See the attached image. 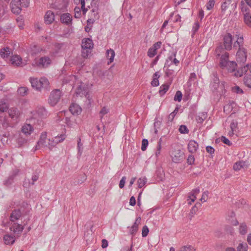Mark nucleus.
<instances>
[{"label":"nucleus","mask_w":251,"mask_h":251,"mask_svg":"<svg viewBox=\"0 0 251 251\" xmlns=\"http://www.w3.org/2000/svg\"><path fill=\"white\" fill-rule=\"evenodd\" d=\"M9 226L10 231L17 237L20 236L24 228V226L16 222H10L9 223Z\"/></svg>","instance_id":"nucleus-4"},{"label":"nucleus","mask_w":251,"mask_h":251,"mask_svg":"<svg viewBox=\"0 0 251 251\" xmlns=\"http://www.w3.org/2000/svg\"><path fill=\"white\" fill-rule=\"evenodd\" d=\"M244 21L246 25L251 27V15L246 13L244 15Z\"/></svg>","instance_id":"nucleus-44"},{"label":"nucleus","mask_w":251,"mask_h":251,"mask_svg":"<svg viewBox=\"0 0 251 251\" xmlns=\"http://www.w3.org/2000/svg\"><path fill=\"white\" fill-rule=\"evenodd\" d=\"M141 218L140 217L137 218L133 225L131 226L130 229V233L132 235L136 234L138 230L139 225L140 224Z\"/></svg>","instance_id":"nucleus-25"},{"label":"nucleus","mask_w":251,"mask_h":251,"mask_svg":"<svg viewBox=\"0 0 251 251\" xmlns=\"http://www.w3.org/2000/svg\"><path fill=\"white\" fill-rule=\"evenodd\" d=\"M208 196V192L207 191L204 192L202 194V196L200 199V201L203 202H205L207 200Z\"/></svg>","instance_id":"nucleus-50"},{"label":"nucleus","mask_w":251,"mask_h":251,"mask_svg":"<svg viewBox=\"0 0 251 251\" xmlns=\"http://www.w3.org/2000/svg\"><path fill=\"white\" fill-rule=\"evenodd\" d=\"M231 90L232 93L237 94H243L244 93L243 89L237 85L231 87Z\"/></svg>","instance_id":"nucleus-40"},{"label":"nucleus","mask_w":251,"mask_h":251,"mask_svg":"<svg viewBox=\"0 0 251 251\" xmlns=\"http://www.w3.org/2000/svg\"><path fill=\"white\" fill-rule=\"evenodd\" d=\"M66 136L65 134H61L59 136H57L54 137L52 143H50V144L52 146H54L57 144L58 143L63 141L66 138ZM50 144V143H49Z\"/></svg>","instance_id":"nucleus-26"},{"label":"nucleus","mask_w":251,"mask_h":251,"mask_svg":"<svg viewBox=\"0 0 251 251\" xmlns=\"http://www.w3.org/2000/svg\"><path fill=\"white\" fill-rule=\"evenodd\" d=\"M147 183V178L146 177L143 176L140 177L137 180L138 187L141 188L144 186Z\"/></svg>","instance_id":"nucleus-37"},{"label":"nucleus","mask_w":251,"mask_h":251,"mask_svg":"<svg viewBox=\"0 0 251 251\" xmlns=\"http://www.w3.org/2000/svg\"><path fill=\"white\" fill-rule=\"evenodd\" d=\"M12 12L19 14L21 12V0H12L10 3Z\"/></svg>","instance_id":"nucleus-7"},{"label":"nucleus","mask_w":251,"mask_h":251,"mask_svg":"<svg viewBox=\"0 0 251 251\" xmlns=\"http://www.w3.org/2000/svg\"><path fill=\"white\" fill-rule=\"evenodd\" d=\"M16 237L15 235L12 236L8 234L4 235L3 239L4 244L7 245L13 244L15 242Z\"/></svg>","instance_id":"nucleus-19"},{"label":"nucleus","mask_w":251,"mask_h":251,"mask_svg":"<svg viewBox=\"0 0 251 251\" xmlns=\"http://www.w3.org/2000/svg\"><path fill=\"white\" fill-rule=\"evenodd\" d=\"M54 15L52 12L48 11V23H51L54 21Z\"/></svg>","instance_id":"nucleus-53"},{"label":"nucleus","mask_w":251,"mask_h":251,"mask_svg":"<svg viewBox=\"0 0 251 251\" xmlns=\"http://www.w3.org/2000/svg\"><path fill=\"white\" fill-rule=\"evenodd\" d=\"M249 167V163L248 162L239 161L234 164L233 168L235 171H238L241 169L247 170Z\"/></svg>","instance_id":"nucleus-10"},{"label":"nucleus","mask_w":251,"mask_h":251,"mask_svg":"<svg viewBox=\"0 0 251 251\" xmlns=\"http://www.w3.org/2000/svg\"><path fill=\"white\" fill-rule=\"evenodd\" d=\"M221 141L223 143H224L225 144H226L228 146H230L231 145V143L230 142V141L227 138H226V137H225L224 136H222L221 137Z\"/></svg>","instance_id":"nucleus-60"},{"label":"nucleus","mask_w":251,"mask_h":251,"mask_svg":"<svg viewBox=\"0 0 251 251\" xmlns=\"http://www.w3.org/2000/svg\"><path fill=\"white\" fill-rule=\"evenodd\" d=\"M230 130L229 131L227 135L229 136H232L238 129V123L237 121L233 120L230 123Z\"/></svg>","instance_id":"nucleus-20"},{"label":"nucleus","mask_w":251,"mask_h":251,"mask_svg":"<svg viewBox=\"0 0 251 251\" xmlns=\"http://www.w3.org/2000/svg\"><path fill=\"white\" fill-rule=\"evenodd\" d=\"M29 3V0H21V6L27 7Z\"/></svg>","instance_id":"nucleus-64"},{"label":"nucleus","mask_w":251,"mask_h":251,"mask_svg":"<svg viewBox=\"0 0 251 251\" xmlns=\"http://www.w3.org/2000/svg\"><path fill=\"white\" fill-rule=\"evenodd\" d=\"M245 74V75L244 77V84L246 87L251 88V74L247 73Z\"/></svg>","instance_id":"nucleus-30"},{"label":"nucleus","mask_w":251,"mask_h":251,"mask_svg":"<svg viewBox=\"0 0 251 251\" xmlns=\"http://www.w3.org/2000/svg\"><path fill=\"white\" fill-rule=\"evenodd\" d=\"M38 179V176L36 175H34L32 176L31 180L32 181L30 182V180L27 179H25V181H24L23 186L25 188L29 187L30 185H33L34 184V182L37 180Z\"/></svg>","instance_id":"nucleus-22"},{"label":"nucleus","mask_w":251,"mask_h":251,"mask_svg":"<svg viewBox=\"0 0 251 251\" xmlns=\"http://www.w3.org/2000/svg\"><path fill=\"white\" fill-rule=\"evenodd\" d=\"M70 111L73 115H78L81 113L82 109L80 106L75 103H73L70 106Z\"/></svg>","instance_id":"nucleus-16"},{"label":"nucleus","mask_w":251,"mask_h":251,"mask_svg":"<svg viewBox=\"0 0 251 251\" xmlns=\"http://www.w3.org/2000/svg\"><path fill=\"white\" fill-rule=\"evenodd\" d=\"M198 144L194 140L189 141L188 145V149L192 153L195 152L198 148Z\"/></svg>","instance_id":"nucleus-21"},{"label":"nucleus","mask_w":251,"mask_h":251,"mask_svg":"<svg viewBox=\"0 0 251 251\" xmlns=\"http://www.w3.org/2000/svg\"><path fill=\"white\" fill-rule=\"evenodd\" d=\"M182 98V93L180 91H176L175 97H174V100L175 101H178L180 102Z\"/></svg>","instance_id":"nucleus-47"},{"label":"nucleus","mask_w":251,"mask_h":251,"mask_svg":"<svg viewBox=\"0 0 251 251\" xmlns=\"http://www.w3.org/2000/svg\"><path fill=\"white\" fill-rule=\"evenodd\" d=\"M162 43L161 42H157L154 43L152 47H151L148 51V56L152 58L154 57L157 53V50L160 48Z\"/></svg>","instance_id":"nucleus-9"},{"label":"nucleus","mask_w":251,"mask_h":251,"mask_svg":"<svg viewBox=\"0 0 251 251\" xmlns=\"http://www.w3.org/2000/svg\"><path fill=\"white\" fill-rule=\"evenodd\" d=\"M180 251H196V249L193 246L187 245L181 247Z\"/></svg>","instance_id":"nucleus-43"},{"label":"nucleus","mask_w":251,"mask_h":251,"mask_svg":"<svg viewBox=\"0 0 251 251\" xmlns=\"http://www.w3.org/2000/svg\"><path fill=\"white\" fill-rule=\"evenodd\" d=\"M199 27H200V25L198 23V22H195L193 26V28H192V31H193V34H195L196 33V32L199 29Z\"/></svg>","instance_id":"nucleus-57"},{"label":"nucleus","mask_w":251,"mask_h":251,"mask_svg":"<svg viewBox=\"0 0 251 251\" xmlns=\"http://www.w3.org/2000/svg\"><path fill=\"white\" fill-rule=\"evenodd\" d=\"M75 17L76 18H78L81 16L80 9L78 7H76L74 9Z\"/></svg>","instance_id":"nucleus-52"},{"label":"nucleus","mask_w":251,"mask_h":251,"mask_svg":"<svg viewBox=\"0 0 251 251\" xmlns=\"http://www.w3.org/2000/svg\"><path fill=\"white\" fill-rule=\"evenodd\" d=\"M226 220L232 226H236L238 224V222L235 218V214L231 212L227 216Z\"/></svg>","instance_id":"nucleus-18"},{"label":"nucleus","mask_w":251,"mask_h":251,"mask_svg":"<svg viewBox=\"0 0 251 251\" xmlns=\"http://www.w3.org/2000/svg\"><path fill=\"white\" fill-rule=\"evenodd\" d=\"M169 88V85L167 84H164L160 86L159 93L161 96L164 95Z\"/></svg>","instance_id":"nucleus-38"},{"label":"nucleus","mask_w":251,"mask_h":251,"mask_svg":"<svg viewBox=\"0 0 251 251\" xmlns=\"http://www.w3.org/2000/svg\"><path fill=\"white\" fill-rule=\"evenodd\" d=\"M161 144L160 142H159L157 144V147H156V151H155V155L156 156L158 157L160 155L161 153Z\"/></svg>","instance_id":"nucleus-54"},{"label":"nucleus","mask_w":251,"mask_h":251,"mask_svg":"<svg viewBox=\"0 0 251 251\" xmlns=\"http://www.w3.org/2000/svg\"><path fill=\"white\" fill-rule=\"evenodd\" d=\"M149 232V230L148 227L146 226H144L143 227V229H142V236L146 237L148 235Z\"/></svg>","instance_id":"nucleus-55"},{"label":"nucleus","mask_w":251,"mask_h":251,"mask_svg":"<svg viewBox=\"0 0 251 251\" xmlns=\"http://www.w3.org/2000/svg\"><path fill=\"white\" fill-rule=\"evenodd\" d=\"M22 58L17 55H13L11 58V64L15 66H20L22 64Z\"/></svg>","instance_id":"nucleus-23"},{"label":"nucleus","mask_w":251,"mask_h":251,"mask_svg":"<svg viewBox=\"0 0 251 251\" xmlns=\"http://www.w3.org/2000/svg\"><path fill=\"white\" fill-rule=\"evenodd\" d=\"M170 155L173 162L177 163L182 161L184 158V153L177 146L173 147L170 152Z\"/></svg>","instance_id":"nucleus-2"},{"label":"nucleus","mask_w":251,"mask_h":251,"mask_svg":"<svg viewBox=\"0 0 251 251\" xmlns=\"http://www.w3.org/2000/svg\"><path fill=\"white\" fill-rule=\"evenodd\" d=\"M235 102L231 100H228L226 101V104L224 107V112L226 114L230 113L233 109L235 107Z\"/></svg>","instance_id":"nucleus-13"},{"label":"nucleus","mask_w":251,"mask_h":251,"mask_svg":"<svg viewBox=\"0 0 251 251\" xmlns=\"http://www.w3.org/2000/svg\"><path fill=\"white\" fill-rule=\"evenodd\" d=\"M12 53L11 49L8 47L3 48L0 50V55L3 58L7 57Z\"/></svg>","instance_id":"nucleus-27"},{"label":"nucleus","mask_w":251,"mask_h":251,"mask_svg":"<svg viewBox=\"0 0 251 251\" xmlns=\"http://www.w3.org/2000/svg\"><path fill=\"white\" fill-rule=\"evenodd\" d=\"M47 135L46 132L42 133L40 138L38 142L37 146H36V150H37V147H40L41 146L44 145L47 139Z\"/></svg>","instance_id":"nucleus-32"},{"label":"nucleus","mask_w":251,"mask_h":251,"mask_svg":"<svg viewBox=\"0 0 251 251\" xmlns=\"http://www.w3.org/2000/svg\"><path fill=\"white\" fill-rule=\"evenodd\" d=\"M179 131L181 133H188L189 132V130L187 128V127L184 125H181L180 126L179 128Z\"/></svg>","instance_id":"nucleus-49"},{"label":"nucleus","mask_w":251,"mask_h":251,"mask_svg":"<svg viewBox=\"0 0 251 251\" xmlns=\"http://www.w3.org/2000/svg\"><path fill=\"white\" fill-rule=\"evenodd\" d=\"M223 41L225 49L226 50H230L232 48V35L228 33L226 34L224 36Z\"/></svg>","instance_id":"nucleus-8"},{"label":"nucleus","mask_w":251,"mask_h":251,"mask_svg":"<svg viewBox=\"0 0 251 251\" xmlns=\"http://www.w3.org/2000/svg\"><path fill=\"white\" fill-rule=\"evenodd\" d=\"M178 108H176V109L174 110V111L172 112L169 116V119L173 120L175 115L176 114V113L178 112Z\"/></svg>","instance_id":"nucleus-59"},{"label":"nucleus","mask_w":251,"mask_h":251,"mask_svg":"<svg viewBox=\"0 0 251 251\" xmlns=\"http://www.w3.org/2000/svg\"><path fill=\"white\" fill-rule=\"evenodd\" d=\"M8 108V105L4 100H0V111L4 112Z\"/></svg>","instance_id":"nucleus-39"},{"label":"nucleus","mask_w":251,"mask_h":251,"mask_svg":"<svg viewBox=\"0 0 251 251\" xmlns=\"http://www.w3.org/2000/svg\"><path fill=\"white\" fill-rule=\"evenodd\" d=\"M217 56L220 57L219 66L222 69L226 70L228 72H236L237 64L235 62L229 60V53L226 51L222 46L215 50Z\"/></svg>","instance_id":"nucleus-1"},{"label":"nucleus","mask_w":251,"mask_h":251,"mask_svg":"<svg viewBox=\"0 0 251 251\" xmlns=\"http://www.w3.org/2000/svg\"><path fill=\"white\" fill-rule=\"evenodd\" d=\"M9 116L12 119H17L20 115V111L17 108L12 107L8 110Z\"/></svg>","instance_id":"nucleus-24"},{"label":"nucleus","mask_w":251,"mask_h":251,"mask_svg":"<svg viewBox=\"0 0 251 251\" xmlns=\"http://www.w3.org/2000/svg\"><path fill=\"white\" fill-rule=\"evenodd\" d=\"M247 52L244 47H240L236 53V60L238 63H244L247 60Z\"/></svg>","instance_id":"nucleus-5"},{"label":"nucleus","mask_w":251,"mask_h":251,"mask_svg":"<svg viewBox=\"0 0 251 251\" xmlns=\"http://www.w3.org/2000/svg\"><path fill=\"white\" fill-rule=\"evenodd\" d=\"M22 216V213L20 209H15L12 211L10 216V222H16Z\"/></svg>","instance_id":"nucleus-15"},{"label":"nucleus","mask_w":251,"mask_h":251,"mask_svg":"<svg viewBox=\"0 0 251 251\" xmlns=\"http://www.w3.org/2000/svg\"><path fill=\"white\" fill-rule=\"evenodd\" d=\"M148 141L147 139H143L142 142L141 149L143 151L146 150L147 146H148Z\"/></svg>","instance_id":"nucleus-51"},{"label":"nucleus","mask_w":251,"mask_h":251,"mask_svg":"<svg viewBox=\"0 0 251 251\" xmlns=\"http://www.w3.org/2000/svg\"><path fill=\"white\" fill-rule=\"evenodd\" d=\"M22 131L25 135H28L33 131V128L30 124H25L22 127Z\"/></svg>","instance_id":"nucleus-28"},{"label":"nucleus","mask_w":251,"mask_h":251,"mask_svg":"<svg viewBox=\"0 0 251 251\" xmlns=\"http://www.w3.org/2000/svg\"><path fill=\"white\" fill-rule=\"evenodd\" d=\"M237 251H248V246L246 243H240L237 248Z\"/></svg>","instance_id":"nucleus-36"},{"label":"nucleus","mask_w":251,"mask_h":251,"mask_svg":"<svg viewBox=\"0 0 251 251\" xmlns=\"http://www.w3.org/2000/svg\"><path fill=\"white\" fill-rule=\"evenodd\" d=\"M217 82H215L213 84V87H214V90H217V87H220L222 90L224 89V85L221 84H220L219 82V80H217Z\"/></svg>","instance_id":"nucleus-58"},{"label":"nucleus","mask_w":251,"mask_h":251,"mask_svg":"<svg viewBox=\"0 0 251 251\" xmlns=\"http://www.w3.org/2000/svg\"><path fill=\"white\" fill-rule=\"evenodd\" d=\"M109 112V108L107 106L102 107L100 111V115L101 118H102L105 114Z\"/></svg>","instance_id":"nucleus-45"},{"label":"nucleus","mask_w":251,"mask_h":251,"mask_svg":"<svg viewBox=\"0 0 251 251\" xmlns=\"http://www.w3.org/2000/svg\"><path fill=\"white\" fill-rule=\"evenodd\" d=\"M28 89L26 87H21L18 89L19 95L22 96H26L27 94Z\"/></svg>","instance_id":"nucleus-41"},{"label":"nucleus","mask_w":251,"mask_h":251,"mask_svg":"<svg viewBox=\"0 0 251 251\" xmlns=\"http://www.w3.org/2000/svg\"><path fill=\"white\" fill-rule=\"evenodd\" d=\"M243 37L242 36H240L237 38L236 41L235 42L234 44V47L238 46L239 47V48H240V47H243Z\"/></svg>","instance_id":"nucleus-42"},{"label":"nucleus","mask_w":251,"mask_h":251,"mask_svg":"<svg viewBox=\"0 0 251 251\" xmlns=\"http://www.w3.org/2000/svg\"><path fill=\"white\" fill-rule=\"evenodd\" d=\"M115 55V54L113 50L110 49L106 51V57L109 60L108 64L113 62Z\"/></svg>","instance_id":"nucleus-29"},{"label":"nucleus","mask_w":251,"mask_h":251,"mask_svg":"<svg viewBox=\"0 0 251 251\" xmlns=\"http://www.w3.org/2000/svg\"><path fill=\"white\" fill-rule=\"evenodd\" d=\"M17 143L20 146H22L24 144L26 143V140L24 139L20 138L18 139Z\"/></svg>","instance_id":"nucleus-62"},{"label":"nucleus","mask_w":251,"mask_h":251,"mask_svg":"<svg viewBox=\"0 0 251 251\" xmlns=\"http://www.w3.org/2000/svg\"><path fill=\"white\" fill-rule=\"evenodd\" d=\"M93 43L92 39L90 38H84L82 41L81 47L84 49H92Z\"/></svg>","instance_id":"nucleus-17"},{"label":"nucleus","mask_w":251,"mask_h":251,"mask_svg":"<svg viewBox=\"0 0 251 251\" xmlns=\"http://www.w3.org/2000/svg\"><path fill=\"white\" fill-rule=\"evenodd\" d=\"M47 61V58L46 56L42 57L39 59L35 60L36 65L39 67H43Z\"/></svg>","instance_id":"nucleus-31"},{"label":"nucleus","mask_w":251,"mask_h":251,"mask_svg":"<svg viewBox=\"0 0 251 251\" xmlns=\"http://www.w3.org/2000/svg\"><path fill=\"white\" fill-rule=\"evenodd\" d=\"M151 85L153 87L157 86L159 85V81L158 79H156V78H153L151 82Z\"/></svg>","instance_id":"nucleus-63"},{"label":"nucleus","mask_w":251,"mask_h":251,"mask_svg":"<svg viewBox=\"0 0 251 251\" xmlns=\"http://www.w3.org/2000/svg\"><path fill=\"white\" fill-rule=\"evenodd\" d=\"M60 20L62 24L70 25L72 24V17L68 13H63L60 15Z\"/></svg>","instance_id":"nucleus-12"},{"label":"nucleus","mask_w":251,"mask_h":251,"mask_svg":"<svg viewBox=\"0 0 251 251\" xmlns=\"http://www.w3.org/2000/svg\"><path fill=\"white\" fill-rule=\"evenodd\" d=\"M60 91L58 90H55L50 95V104L52 106L55 105L60 99Z\"/></svg>","instance_id":"nucleus-11"},{"label":"nucleus","mask_w":251,"mask_h":251,"mask_svg":"<svg viewBox=\"0 0 251 251\" xmlns=\"http://www.w3.org/2000/svg\"><path fill=\"white\" fill-rule=\"evenodd\" d=\"M231 2V0H226L225 2L222 3L221 5L222 12L223 13H226V11L229 7Z\"/></svg>","instance_id":"nucleus-35"},{"label":"nucleus","mask_w":251,"mask_h":251,"mask_svg":"<svg viewBox=\"0 0 251 251\" xmlns=\"http://www.w3.org/2000/svg\"><path fill=\"white\" fill-rule=\"evenodd\" d=\"M91 49H82L81 55L83 58H87L89 57L91 53Z\"/></svg>","instance_id":"nucleus-46"},{"label":"nucleus","mask_w":251,"mask_h":251,"mask_svg":"<svg viewBox=\"0 0 251 251\" xmlns=\"http://www.w3.org/2000/svg\"><path fill=\"white\" fill-rule=\"evenodd\" d=\"M248 231V227L245 223H241L239 227V232L241 235H245Z\"/></svg>","instance_id":"nucleus-33"},{"label":"nucleus","mask_w":251,"mask_h":251,"mask_svg":"<svg viewBox=\"0 0 251 251\" xmlns=\"http://www.w3.org/2000/svg\"><path fill=\"white\" fill-rule=\"evenodd\" d=\"M126 177L125 176H123L121 179L119 183V187L120 188H123L124 187L125 182H126Z\"/></svg>","instance_id":"nucleus-61"},{"label":"nucleus","mask_w":251,"mask_h":251,"mask_svg":"<svg viewBox=\"0 0 251 251\" xmlns=\"http://www.w3.org/2000/svg\"><path fill=\"white\" fill-rule=\"evenodd\" d=\"M200 191L199 189L193 190L187 199L188 204L191 205L196 199L197 196L200 193Z\"/></svg>","instance_id":"nucleus-14"},{"label":"nucleus","mask_w":251,"mask_h":251,"mask_svg":"<svg viewBox=\"0 0 251 251\" xmlns=\"http://www.w3.org/2000/svg\"><path fill=\"white\" fill-rule=\"evenodd\" d=\"M82 86H80L79 87H78L76 91V94L78 95L82 94L85 95L87 99H88L89 101H90L89 96L88 93L86 92V90L84 89L83 87L82 89Z\"/></svg>","instance_id":"nucleus-34"},{"label":"nucleus","mask_w":251,"mask_h":251,"mask_svg":"<svg viewBox=\"0 0 251 251\" xmlns=\"http://www.w3.org/2000/svg\"><path fill=\"white\" fill-rule=\"evenodd\" d=\"M215 4V0H209L206 4V9L209 10L211 9Z\"/></svg>","instance_id":"nucleus-48"},{"label":"nucleus","mask_w":251,"mask_h":251,"mask_svg":"<svg viewBox=\"0 0 251 251\" xmlns=\"http://www.w3.org/2000/svg\"><path fill=\"white\" fill-rule=\"evenodd\" d=\"M248 71L251 74V63L239 68L234 74V75L236 77H241L244 74L247 73Z\"/></svg>","instance_id":"nucleus-6"},{"label":"nucleus","mask_w":251,"mask_h":251,"mask_svg":"<svg viewBox=\"0 0 251 251\" xmlns=\"http://www.w3.org/2000/svg\"><path fill=\"white\" fill-rule=\"evenodd\" d=\"M13 180V177L10 176L4 181V184L6 186H9L12 183Z\"/></svg>","instance_id":"nucleus-56"},{"label":"nucleus","mask_w":251,"mask_h":251,"mask_svg":"<svg viewBox=\"0 0 251 251\" xmlns=\"http://www.w3.org/2000/svg\"><path fill=\"white\" fill-rule=\"evenodd\" d=\"M29 80L32 88L38 91H41L44 85L46 84L47 82V79L46 77H42L40 79H38L37 77H31Z\"/></svg>","instance_id":"nucleus-3"}]
</instances>
